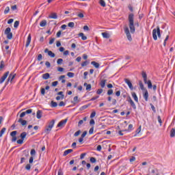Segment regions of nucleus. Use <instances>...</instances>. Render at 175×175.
Wrapping results in <instances>:
<instances>
[{"mask_svg":"<svg viewBox=\"0 0 175 175\" xmlns=\"http://www.w3.org/2000/svg\"><path fill=\"white\" fill-rule=\"evenodd\" d=\"M142 77L144 79V82L145 84H148V88L149 90L153 89V91H157V85H153L152 83L151 82V80L147 81V74L146 72H142Z\"/></svg>","mask_w":175,"mask_h":175,"instance_id":"1","label":"nucleus"},{"mask_svg":"<svg viewBox=\"0 0 175 175\" xmlns=\"http://www.w3.org/2000/svg\"><path fill=\"white\" fill-rule=\"evenodd\" d=\"M135 15L133 14H130L129 15V27L131 33H135V21H134Z\"/></svg>","mask_w":175,"mask_h":175,"instance_id":"2","label":"nucleus"},{"mask_svg":"<svg viewBox=\"0 0 175 175\" xmlns=\"http://www.w3.org/2000/svg\"><path fill=\"white\" fill-rule=\"evenodd\" d=\"M152 38L154 40H157L158 38H161V29H159V26H157V29L152 30Z\"/></svg>","mask_w":175,"mask_h":175,"instance_id":"3","label":"nucleus"},{"mask_svg":"<svg viewBox=\"0 0 175 175\" xmlns=\"http://www.w3.org/2000/svg\"><path fill=\"white\" fill-rule=\"evenodd\" d=\"M10 31H12L10 27H7L4 31L5 35L7 36V39L10 40L13 38V33L10 32Z\"/></svg>","mask_w":175,"mask_h":175,"instance_id":"4","label":"nucleus"},{"mask_svg":"<svg viewBox=\"0 0 175 175\" xmlns=\"http://www.w3.org/2000/svg\"><path fill=\"white\" fill-rule=\"evenodd\" d=\"M124 32L126 35L128 40H129V42H132V36H131V32H129V28H128V27L124 28Z\"/></svg>","mask_w":175,"mask_h":175,"instance_id":"5","label":"nucleus"},{"mask_svg":"<svg viewBox=\"0 0 175 175\" xmlns=\"http://www.w3.org/2000/svg\"><path fill=\"white\" fill-rule=\"evenodd\" d=\"M16 135H17V131H14L10 133V136L12 137V142H16L17 140V137L16 136Z\"/></svg>","mask_w":175,"mask_h":175,"instance_id":"6","label":"nucleus"},{"mask_svg":"<svg viewBox=\"0 0 175 175\" xmlns=\"http://www.w3.org/2000/svg\"><path fill=\"white\" fill-rule=\"evenodd\" d=\"M66 122H68V119H65V120L60 121L57 124V127L58 128H64V126H65V124H66Z\"/></svg>","mask_w":175,"mask_h":175,"instance_id":"7","label":"nucleus"},{"mask_svg":"<svg viewBox=\"0 0 175 175\" xmlns=\"http://www.w3.org/2000/svg\"><path fill=\"white\" fill-rule=\"evenodd\" d=\"M9 76V71H7L1 78L0 79V84H2L6 79H8V77Z\"/></svg>","mask_w":175,"mask_h":175,"instance_id":"8","label":"nucleus"},{"mask_svg":"<svg viewBox=\"0 0 175 175\" xmlns=\"http://www.w3.org/2000/svg\"><path fill=\"white\" fill-rule=\"evenodd\" d=\"M44 53H47L48 55L51 57V58H54L55 57V53H53L51 51H49V49H45Z\"/></svg>","mask_w":175,"mask_h":175,"instance_id":"9","label":"nucleus"},{"mask_svg":"<svg viewBox=\"0 0 175 175\" xmlns=\"http://www.w3.org/2000/svg\"><path fill=\"white\" fill-rule=\"evenodd\" d=\"M124 82L126 83L127 85H129V88L131 91L133 90V85H132V82L128 79H124Z\"/></svg>","mask_w":175,"mask_h":175,"instance_id":"10","label":"nucleus"},{"mask_svg":"<svg viewBox=\"0 0 175 175\" xmlns=\"http://www.w3.org/2000/svg\"><path fill=\"white\" fill-rule=\"evenodd\" d=\"M143 96L146 102H148V91L147 90V89H145L144 90Z\"/></svg>","mask_w":175,"mask_h":175,"instance_id":"11","label":"nucleus"},{"mask_svg":"<svg viewBox=\"0 0 175 175\" xmlns=\"http://www.w3.org/2000/svg\"><path fill=\"white\" fill-rule=\"evenodd\" d=\"M128 102H129L133 109H134V110H136V104H135V102H133V100H132L131 97L129 98Z\"/></svg>","mask_w":175,"mask_h":175,"instance_id":"12","label":"nucleus"},{"mask_svg":"<svg viewBox=\"0 0 175 175\" xmlns=\"http://www.w3.org/2000/svg\"><path fill=\"white\" fill-rule=\"evenodd\" d=\"M14 77H16V74L14 73L10 74L8 78V81H13V80L14 79Z\"/></svg>","mask_w":175,"mask_h":175,"instance_id":"13","label":"nucleus"},{"mask_svg":"<svg viewBox=\"0 0 175 175\" xmlns=\"http://www.w3.org/2000/svg\"><path fill=\"white\" fill-rule=\"evenodd\" d=\"M43 115V112L42 110H38L36 113V117L38 120H40L42 118V116Z\"/></svg>","mask_w":175,"mask_h":175,"instance_id":"14","label":"nucleus"},{"mask_svg":"<svg viewBox=\"0 0 175 175\" xmlns=\"http://www.w3.org/2000/svg\"><path fill=\"white\" fill-rule=\"evenodd\" d=\"M131 95L134 99V100L137 103H139V98H137V95H136V93L135 92H133L131 93Z\"/></svg>","mask_w":175,"mask_h":175,"instance_id":"15","label":"nucleus"},{"mask_svg":"<svg viewBox=\"0 0 175 175\" xmlns=\"http://www.w3.org/2000/svg\"><path fill=\"white\" fill-rule=\"evenodd\" d=\"M107 82V79H101L100 82V85L101 88H105V85H106Z\"/></svg>","mask_w":175,"mask_h":175,"instance_id":"16","label":"nucleus"},{"mask_svg":"<svg viewBox=\"0 0 175 175\" xmlns=\"http://www.w3.org/2000/svg\"><path fill=\"white\" fill-rule=\"evenodd\" d=\"M18 122H19L22 125V126H25V125L27 124V120H23V118H19L18 120Z\"/></svg>","mask_w":175,"mask_h":175,"instance_id":"17","label":"nucleus"},{"mask_svg":"<svg viewBox=\"0 0 175 175\" xmlns=\"http://www.w3.org/2000/svg\"><path fill=\"white\" fill-rule=\"evenodd\" d=\"M102 36L104 38V39H109L110 38V33L107 32H103L102 33Z\"/></svg>","mask_w":175,"mask_h":175,"instance_id":"18","label":"nucleus"},{"mask_svg":"<svg viewBox=\"0 0 175 175\" xmlns=\"http://www.w3.org/2000/svg\"><path fill=\"white\" fill-rule=\"evenodd\" d=\"M91 65H93V66H94V68H96V69L99 68V66H100L99 63H98L95 61L92 62Z\"/></svg>","mask_w":175,"mask_h":175,"instance_id":"19","label":"nucleus"},{"mask_svg":"<svg viewBox=\"0 0 175 175\" xmlns=\"http://www.w3.org/2000/svg\"><path fill=\"white\" fill-rule=\"evenodd\" d=\"M31 34H29L27 42H26V47H28V46H29V44H31Z\"/></svg>","mask_w":175,"mask_h":175,"instance_id":"20","label":"nucleus"},{"mask_svg":"<svg viewBox=\"0 0 175 175\" xmlns=\"http://www.w3.org/2000/svg\"><path fill=\"white\" fill-rule=\"evenodd\" d=\"M70 152H73V150L72 149H68L64 151L63 154V157H66L68 154H70Z\"/></svg>","mask_w":175,"mask_h":175,"instance_id":"21","label":"nucleus"},{"mask_svg":"<svg viewBox=\"0 0 175 175\" xmlns=\"http://www.w3.org/2000/svg\"><path fill=\"white\" fill-rule=\"evenodd\" d=\"M42 79H44V80H47V79H50V74L49 72L43 74Z\"/></svg>","mask_w":175,"mask_h":175,"instance_id":"22","label":"nucleus"},{"mask_svg":"<svg viewBox=\"0 0 175 175\" xmlns=\"http://www.w3.org/2000/svg\"><path fill=\"white\" fill-rule=\"evenodd\" d=\"M84 87H86V91H91V84H88L87 83H85L83 84Z\"/></svg>","mask_w":175,"mask_h":175,"instance_id":"23","label":"nucleus"},{"mask_svg":"<svg viewBox=\"0 0 175 175\" xmlns=\"http://www.w3.org/2000/svg\"><path fill=\"white\" fill-rule=\"evenodd\" d=\"M78 36H81L82 40H87V36H84V33H79Z\"/></svg>","mask_w":175,"mask_h":175,"instance_id":"24","label":"nucleus"},{"mask_svg":"<svg viewBox=\"0 0 175 175\" xmlns=\"http://www.w3.org/2000/svg\"><path fill=\"white\" fill-rule=\"evenodd\" d=\"M54 124H55V120H52L50 122L48 126H49L50 129H53V127L54 126Z\"/></svg>","mask_w":175,"mask_h":175,"instance_id":"25","label":"nucleus"},{"mask_svg":"<svg viewBox=\"0 0 175 175\" xmlns=\"http://www.w3.org/2000/svg\"><path fill=\"white\" fill-rule=\"evenodd\" d=\"M45 25H47V21H46V20H42V21L40 23V27H44Z\"/></svg>","mask_w":175,"mask_h":175,"instance_id":"26","label":"nucleus"},{"mask_svg":"<svg viewBox=\"0 0 175 175\" xmlns=\"http://www.w3.org/2000/svg\"><path fill=\"white\" fill-rule=\"evenodd\" d=\"M21 139H22V140H24V139H25V137H27V132H23L21 135Z\"/></svg>","mask_w":175,"mask_h":175,"instance_id":"27","label":"nucleus"},{"mask_svg":"<svg viewBox=\"0 0 175 175\" xmlns=\"http://www.w3.org/2000/svg\"><path fill=\"white\" fill-rule=\"evenodd\" d=\"M170 135V137H174V136H175V129H171Z\"/></svg>","mask_w":175,"mask_h":175,"instance_id":"28","label":"nucleus"},{"mask_svg":"<svg viewBox=\"0 0 175 175\" xmlns=\"http://www.w3.org/2000/svg\"><path fill=\"white\" fill-rule=\"evenodd\" d=\"M52 129H50V127L48 126H46V128L44 130V133L46 134V135H49L51 132Z\"/></svg>","mask_w":175,"mask_h":175,"instance_id":"29","label":"nucleus"},{"mask_svg":"<svg viewBox=\"0 0 175 175\" xmlns=\"http://www.w3.org/2000/svg\"><path fill=\"white\" fill-rule=\"evenodd\" d=\"M58 18V16H57V14L55 13H52L50 16H49V18H54L56 19Z\"/></svg>","mask_w":175,"mask_h":175,"instance_id":"30","label":"nucleus"},{"mask_svg":"<svg viewBox=\"0 0 175 175\" xmlns=\"http://www.w3.org/2000/svg\"><path fill=\"white\" fill-rule=\"evenodd\" d=\"M139 87L142 91H144V85L143 84V82L142 81H139Z\"/></svg>","mask_w":175,"mask_h":175,"instance_id":"31","label":"nucleus"},{"mask_svg":"<svg viewBox=\"0 0 175 175\" xmlns=\"http://www.w3.org/2000/svg\"><path fill=\"white\" fill-rule=\"evenodd\" d=\"M57 106H58V104L57 103V102H54L53 100L51 102V107H57Z\"/></svg>","mask_w":175,"mask_h":175,"instance_id":"32","label":"nucleus"},{"mask_svg":"<svg viewBox=\"0 0 175 175\" xmlns=\"http://www.w3.org/2000/svg\"><path fill=\"white\" fill-rule=\"evenodd\" d=\"M99 3H100V6H102L103 8H105L106 7V2H105V1L100 0Z\"/></svg>","mask_w":175,"mask_h":175,"instance_id":"33","label":"nucleus"},{"mask_svg":"<svg viewBox=\"0 0 175 175\" xmlns=\"http://www.w3.org/2000/svg\"><path fill=\"white\" fill-rule=\"evenodd\" d=\"M5 132H6V128L3 127L1 131H0V137H2V136L3 135V133H5Z\"/></svg>","mask_w":175,"mask_h":175,"instance_id":"34","label":"nucleus"},{"mask_svg":"<svg viewBox=\"0 0 175 175\" xmlns=\"http://www.w3.org/2000/svg\"><path fill=\"white\" fill-rule=\"evenodd\" d=\"M23 155L26 158H28V157H29V152H28L27 150H24L23 151Z\"/></svg>","mask_w":175,"mask_h":175,"instance_id":"35","label":"nucleus"},{"mask_svg":"<svg viewBox=\"0 0 175 175\" xmlns=\"http://www.w3.org/2000/svg\"><path fill=\"white\" fill-rule=\"evenodd\" d=\"M18 25H20V21H16L14 22V28H18Z\"/></svg>","mask_w":175,"mask_h":175,"instance_id":"36","label":"nucleus"},{"mask_svg":"<svg viewBox=\"0 0 175 175\" xmlns=\"http://www.w3.org/2000/svg\"><path fill=\"white\" fill-rule=\"evenodd\" d=\"M64 62V59H58L57 61V65H62V63Z\"/></svg>","mask_w":175,"mask_h":175,"instance_id":"37","label":"nucleus"},{"mask_svg":"<svg viewBox=\"0 0 175 175\" xmlns=\"http://www.w3.org/2000/svg\"><path fill=\"white\" fill-rule=\"evenodd\" d=\"M68 27H69L70 28H74L75 27V23H73V22L68 23Z\"/></svg>","mask_w":175,"mask_h":175,"instance_id":"38","label":"nucleus"},{"mask_svg":"<svg viewBox=\"0 0 175 175\" xmlns=\"http://www.w3.org/2000/svg\"><path fill=\"white\" fill-rule=\"evenodd\" d=\"M5 68V62L2 60L0 65V70H2Z\"/></svg>","mask_w":175,"mask_h":175,"instance_id":"39","label":"nucleus"},{"mask_svg":"<svg viewBox=\"0 0 175 175\" xmlns=\"http://www.w3.org/2000/svg\"><path fill=\"white\" fill-rule=\"evenodd\" d=\"M10 12V8L9 7H6L5 10H4V14H8Z\"/></svg>","mask_w":175,"mask_h":175,"instance_id":"40","label":"nucleus"},{"mask_svg":"<svg viewBox=\"0 0 175 175\" xmlns=\"http://www.w3.org/2000/svg\"><path fill=\"white\" fill-rule=\"evenodd\" d=\"M30 154L31 157H33V155H36V150H35V149H31Z\"/></svg>","mask_w":175,"mask_h":175,"instance_id":"41","label":"nucleus"},{"mask_svg":"<svg viewBox=\"0 0 175 175\" xmlns=\"http://www.w3.org/2000/svg\"><path fill=\"white\" fill-rule=\"evenodd\" d=\"M95 116H96V111H93L90 115V118H94V117H95Z\"/></svg>","mask_w":175,"mask_h":175,"instance_id":"42","label":"nucleus"},{"mask_svg":"<svg viewBox=\"0 0 175 175\" xmlns=\"http://www.w3.org/2000/svg\"><path fill=\"white\" fill-rule=\"evenodd\" d=\"M157 120L159 121V123L160 124V126H162V119L161 118L160 116L157 117Z\"/></svg>","mask_w":175,"mask_h":175,"instance_id":"43","label":"nucleus"},{"mask_svg":"<svg viewBox=\"0 0 175 175\" xmlns=\"http://www.w3.org/2000/svg\"><path fill=\"white\" fill-rule=\"evenodd\" d=\"M67 76L68 77H75V73H73V72H68L67 73Z\"/></svg>","mask_w":175,"mask_h":175,"instance_id":"44","label":"nucleus"},{"mask_svg":"<svg viewBox=\"0 0 175 175\" xmlns=\"http://www.w3.org/2000/svg\"><path fill=\"white\" fill-rule=\"evenodd\" d=\"M90 162L91 163H95L96 162V159H95V157H91Z\"/></svg>","mask_w":175,"mask_h":175,"instance_id":"45","label":"nucleus"},{"mask_svg":"<svg viewBox=\"0 0 175 175\" xmlns=\"http://www.w3.org/2000/svg\"><path fill=\"white\" fill-rule=\"evenodd\" d=\"M57 95H61L62 99H64V96H65V95H64V92H59L57 93Z\"/></svg>","mask_w":175,"mask_h":175,"instance_id":"46","label":"nucleus"},{"mask_svg":"<svg viewBox=\"0 0 175 175\" xmlns=\"http://www.w3.org/2000/svg\"><path fill=\"white\" fill-rule=\"evenodd\" d=\"M94 133V126L89 130V135H92Z\"/></svg>","mask_w":175,"mask_h":175,"instance_id":"47","label":"nucleus"},{"mask_svg":"<svg viewBox=\"0 0 175 175\" xmlns=\"http://www.w3.org/2000/svg\"><path fill=\"white\" fill-rule=\"evenodd\" d=\"M103 92V89H98L96 92V94H98V95H100V94H102Z\"/></svg>","mask_w":175,"mask_h":175,"instance_id":"48","label":"nucleus"},{"mask_svg":"<svg viewBox=\"0 0 175 175\" xmlns=\"http://www.w3.org/2000/svg\"><path fill=\"white\" fill-rule=\"evenodd\" d=\"M58 85V81H55L52 83V87H57Z\"/></svg>","mask_w":175,"mask_h":175,"instance_id":"49","label":"nucleus"},{"mask_svg":"<svg viewBox=\"0 0 175 175\" xmlns=\"http://www.w3.org/2000/svg\"><path fill=\"white\" fill-rule=\"evenodd\" d=\"M26 170H31V164L26 165L25 167Z\"/></svg>","mask_w":175,"mask_h":175,"instance_id":"50","label":"nucleus"},{"mask_svg":"<svg viewBox=\"0 0 175 175\" xmlns=\"http://www.w3.org/2000/svg\"><path fill=\"white\" fill-rule=\"evenodd\" d=\"M80 133H81V131L79 130L75 133L74 136L77 137L79 135H80Z\"/></svg>","mask_w":175,"mask_h":175,"instance_id":"51","label":"nucleus"},{"mask_svg":"<svg viewBox=\"0 0 175 175\" xmlns=\"http://www.w3.org/2000/svg\"><path fill=\"white\" fill-rule=\"evenodd\" d=\"M150 106L152 111H154V113H157V110L155 109V107L154 106V105L150 104Z\"/></svg>","mask_w":175,"mask_h":175,"instance_id":"52","label":"nucleus"},{"mask_svg":"<svg viewBox=\"0 0 175 175\" xmlns=\"http://www.w3.org/2000/svg\"><path fill=\"white\" fill-rule=\"evenodd\" d=\"M23 143H24V139H21L17 140L18 144H23Z\"/></svg>","mask_w":175,"mask_h":175,"instance_id":"53","label":"nucleus"},{"mask_svg":"<svg viewBox=\"0 0 175 175\" xmlns=\"http://www.w3.org/2000/svg\"><path fill=\"white\" fill-rule=\"evenodd\" d=\"M87 65H88V62L85 61L81 64V66L84 67V66H87Z\"/></svg>","mask_w":175,"mask_h":175,"instance_id":"54","label":"nucleus"},{"mask_svg":"<svg viewBox=\"0 0 175 175\" xmlns=\"http://www.w3.org/2000/svg\"><path fill=\"white\" fill-rule=\"evenodd\" d=\"M87 133H88L87 131H84L82 133V135H81V137H83V138L85 137V136H87Z\"/></svg>","mask_w":175,"mask_h":175,"instance_id":"55","label":"nucleus"},{"mask_svg":"<svg viewBox=\"0 0 175 175\" xmlns=\"http://www.w3.org/2000/svg\"><path fill=\"white\" fill-rule=\"evenodd\" d=\"M45 65H46V68H50L51 66V64H50L49 62H46Z\"/></svg>","mask_w":175,"mask_h":175,"instance_id":"56","label":"nucleus"},{"mask_svg":"<svg viewBox=\"0 0 175 175\" xmlns=\"http://www.w3.org/2000/svg\"><path fill=\"white\" fill-rule=\"evenodd\" d=\"M26 114H27V113H25V111L22 112V113H21V115H20V118H23L25 117V115H26Z\"/></svg>","mask_w":175,"mask_h":175,"instance_id":"57","label":"nucleus"},{"mask_svg":"<svg viewBox=\"0 0 175 175\" xmlns=\"http://www.w3.org/2000/svg\"><path fill=\"white\" fill-rule=\"evenodd\" d=\"M46 94V89L45 88H41V94L44 95Z\"/></svg>","mask_w":175,"mask_h":175,"instance_id":"58","label":"nucleus"},{"mask_svg":"<svg viewBox=\"0 0 175 175\" xmlns=\"http://www.w3.org/2000/svg\"><path fill=\"white\" fill-rule=\"evenodd\" d=\"M42 58H43V56L42 54H39L38 56V61H42Z\"/></svg>","mask_w":175,"mask_h":175,"instance_id":"59","label":"nucleus"},{"mask_svg":"<svg viewBox=\"0 0 175 175\" xmlns=\"http://www.w3.org/2000/svg\"><path fill=\"white\" fill-rule=\"evenodd\" d=\"M61 33H62V31H59L56 34L57 38H60L61 37Z\"/></svg>","mask_w":175,"mask_h":175,"instance_id":"60","label":"nucleus"},{"mask_svg":"<svg viewBox=\"0 0 175 175\" xmlns=\"http://www.w3.org/2000/svg\"><path fill=\"white\" fill-rule=\"evenodd\" d=\"M11 9H12V10H17V5H14L11 6Z\"/></svg>","mask_w":175,"mask_h":175,"instance_id":"61","label":"nucleus"},{"mask_svg":"<svg viewBox=\"0 0 175 175\" xmlns=\"http://www.w3.org/2000/svg\"><path fill=\"white\" fill-rule=\"evenodd\" d=\"M59 106L60 107H62L64 106H65V103H64V101H61L59 103Z\"/></svg>","mask_w":175,"mask_h":175,"instance_id":"62","label":"nucleus"},{"mask_svg":"<svg viewBox=\"0 0 175 175\" xmlns=\"http://www.w3.org/2000/svg\"><path fill=\"white\" fill-rule=\"evenodd\" d=\"M25 113L26 114H31V113H32V109H27Z\"/></svg>","mask_w":175,"mask_h":175,"instance_id":"63","label":"nucleus"},{"mask_svg":"<svg viewBox=\"0 0 175 175\" xmlns=\"http://www.w3.org/2000/svg\"><path fill=\"white\" fill-rule=\"evenodd\" d=\"M113 90L110 89L107 91V95H112Z\"/></svg>","mask_w":175,"mask_h":175,"instance_id":"64","label":"nucleus"}]
</instances>
